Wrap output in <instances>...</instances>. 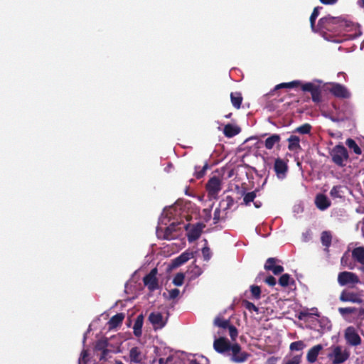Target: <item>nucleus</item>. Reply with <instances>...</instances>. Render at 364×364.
I'll return each mask as SVG.
<instances>
[{"label": "nucleus", "mask_w": 364, "mask_h": 364, "mask_svg": "<svg viewBox=\"0 0 364 364\" xmlns=\"http://www.w3.org/2000/svg\"><path fill=\"white\" fill-rule=\"evenodd\" d=\"M242 94L239 92H231L230 100L232 106L236 109H240L242 102Z\"/></svg>", "instance_id": "obj_30"}, {"label": "nucleus", "mask_w": 364, "mask_h": 364, "mask_svg": "<svg viewBox=\"0 0 364 364\" xmlns=\"http://www.w3.org/2000/svg\"><path fill=\"white\" fill-rule=\"evenodd\" d=\"M232 345L230 342L224 337H220L215 339L213 342V348L215 351L219 353H229Z\"/></svg>", "instance_id": "obj_10"}, {"label": "nucleus", "mask_w": 364, "mask_h": 364, "mask_svg": "<svg viewBox=\"0 0 364 364\" xmlns=\"http://www.w3.org/2000/svg\"><path fill=\"white\" fill-rule=\"evenodd\" d=\"M288 149L290 151H296L301 149L300 139L298 136L291 135L288 139Z\"/></svg>", "instance_id": "obj_28"}, {"label": "nucleus", "mask_w": 364, "mask_h": 364, "mask_svg": "<svg viewBox=\"0 0 364 364\" xmlns=\"http://www.w3.org/2000/svg\"><path fill=\"white\" fill-rule=\"evenodd\" d=\"M253 203L256 208H259L262 206V203L260 201H254Z\"/></svg>", "instance_id": "obj_61"}, {"label": "nucleus", "mask_w": 364, "mask_h": 364, "mask_svg": "<svg viewBox=\"0 0 364 364\" xmlns=\"http://www.w3.org/2000/svg\"><path fill=\"white\" fill-rule=\"evenodd\" d=\"M189 225H185L183 223H172L169 226L166 228L163 236V239L171 240L176 237V232L181 230L182 228L188 230Z\"/></svg>", "instance_id": "obj_7"}, {"label": "nucleus", "mask_w": 364, "mask_h": 364, "mask_svg": "<svg viewBox=\"0 0 364 364\" xmlns=\"http://www.w3.org/2000/svg\"><path fill=\"white\" fill-rule=\"evenodd\" d=\"M149 321L155 330L161 329L166 324V320L164 319L163 315L159 312H151L149 316Z\"/></svg>", "instance_id": "obj_14"}, {"label": "nucleus", "mask_w": 364, "mask_h": 364, "mask_svg": "<svg viewBox=\"0 0 364 364\" xmlns=\"http://www.w3.org/2000/svg\"><path fill=\"white\" fill-rule=\"evenodd\" d=\"M291 277L289 274H282L279 279V284L282 287H286L290 284Z\"/></svg>", "instance_id": "obj_38"}, {"label": "nucleus", "mask_w": 364, "mask_h": 364, "mask_svg": "<svg viewBox=\"0 0 364 364\" xmlns=\"http://www.w3.org/2000/svg\"><path fill=\"white\" fill-rule=\"evenodd\" d=\"M265 282L269 286L274 287L276 284L277 281H276V279L273 276L269 275V276L266 277Z\"/></svg>", "instance_id": "obj_49"}, {"label": "nucleus", "mask_w": 364, "mask_h": 364, "mask_svg": "<svg viewBox=\"0 0 364 364\" xmlns=\"http://www.w3.org/2000/svg\"><path fill=\"white\" fill-rule=\"evenodd\" d=\"M301 362V356L296 355L289 360L285 364H299Z\"/></svg>", "instance_id": "obj_51"}, {"label": "nucleus", "mask_w": 364, "mask_h": 364, "mask_svg": "<svg viewBox=\"0 0 364 364\" xmlns=\"http://www.w3.org/2000/svg\"><path fill=\"white\" fill-rule=\"evenodd\" d=\"M353 27V22L341 16L334 17L327 15L321 18L318 21V33L323 34L331 33L340 35L352 31Z\"/></svg>", "instance_id": "obj_1"}, {"label": "nucleus", "mask_w": 364, "mask_h": 364, "mask_svg": "<svg viewBox=\"0 0 364 364\" xmlns=\"http://www.w3.org/2000/svg\"><path fill=\"white\" fill-rule=\"evenodd\" d=\"M171 360V357H168L166 360H164V358H160L159 360V364H167V363L168 361H170Z\"/></svg>", "instance_id": "obj_59"}, {"label": "nucleus", "mask_w": 364, "mask_h": 364, "mask_svg": "<svg viewBox=\"0 0 364 364\" xmlns=\"http://www.w3.org/2000/svg\"><path fill=\"white\" fill-rule=\"evenodd\" d=\"M346 145L349 149H353L354 153L360 155L362 153L361 149L356 144L355 141L352 139H348L346 141Z\"/></svg>", "instance_id": "obj_35"}, {"label": "nucleus", "mask_w": 364, "mask_h": 364, "mask_svg": "<svg viewBox=\"0 0 364 364\" xmlns=\"http://www.w3.org/2000/svg\"><path fill=\"white\" fill-rule=\"evenodd\" d=\"M358 5L364 9V0H358Z\"/></svg>", "instance_id": "obj_62"}, {"label": "nucleus", "mask_w": 364, "mask_h": 364, "mask_svg": "<svg viewBox=\"0 0 364 364\" xmlns=\"http://www.w3.org/2000/svg\"><path fill=\"white\" fill-rule=\"evenodd\" d=\"M311 124L306 123L298 127H296L294 132H297L301 134H307L311 132Z\"/></svg>", "instance_id": "obj_36"}, {"label": "nucleus", "mask_w": 364, "mask_h": 364, "mask_svg": "<svg viewBox=\"0 0 364 364\" xmlns=\"http://www.w3.org/2000/svg\"><path fill=\"white\" fill-rule=\"evenodd\" d=\"M189 364H209V360L207 358L201 355L198 358L191 359Z\"/></svg>", "instance_id": "obj_39"}, {"label": "nucleus", "mask_w": 364, "mask_h": 364, "mask_svg": "<svg viewBox=\"0 0 364 364\" xmlns=\"http://www.w3.org/2000/svg\"><path fill=\"white\" fill-rule=\"evenodd\" d=\"M227 328L229 331V335L231 338V340L233 341H235L238 335V331L236 327L230 323Z\"/></svg>", "instance_id": "obj_44"}, {"label": "nucleus", "mask_w": 364, "mask_h": 364, "mask_svg": "<svg viewBox=\"0 0 364 364\" xmlns=\"http://www.w3.org/2000/svg\"><path fill=\"white\" fill-rule=\"evenodd\" d=\"M115 364H124L122 361H116Z\"/></svg>", "instance_id": "obj_64"}, {"label": "nucleus", "mask_w": 364, "mask_h": 364, "mask_svg": "<svg viewBox=\"0 0 364 364\" xmlns=\"http://www.w3.org/2000/svg\"><path fill=\"white\" fill-rule=\"evenodd\" d=\"M330 92L338 98L347 99L350 96L347 88L339 83H334L329 89Z\"/></svg>", "instance_id": "obj_13"}, {"label": "nucleus", "mask_w": 364, "mask_h": 364, "mask_svg": "<svg viewBox=\"0 0 364 364\" xmlns=\"http://www.w3.org/2000/svg\"><path fill=\"white\" fill-rule=\"evenodd\" d=\"M322 9V7H320V6H317V7H315L313 10V12L311 13V16L313 18H316L319 15V10Z\"/></svg>", "instance_id": "obj_53"}, {"label": "nucleus", "mask_w": 364, "mask_h": 364, "mask_svg": "<svg viewBox=\"0 0 364 364\" xmlns=\"http://www.w3.org/2000/svg\"><path fill=\"white\" fill-rule=\"evenodd\" d=\"M108 346V341L105 339H100L96 342L95 350L97 351H101L102 355L100 356V360L105 359L109 350L107 349Z\"/></svg>", "instance_id": "obj_22"}, {"label": "nucleus", "mask_w": 364, "mask_h": 364, "mask_svg": "<svg viewBox=\"0 0 364 364\" xmlns=\"http://www.w3.org/2000/svg\"><path fill=\"white\" fill-rule=\"evenodd\" d=\"M124 318V314L123 313H118L113 316L108 322L109 328H114L120 326Z\"/></svg>", "instance_id": "obj_26"}, {"label": "nucleus", "mask_w": 364, "mask_h": 364, "mask_svg": "<svg viewBox=\"0 0 364 364\" xmlns=\"http://www.w3.org/2000/svg\"><path fill=\"white\" fill-rule=\"evenodd\" d=\"M87 364L88 363V352L87 350H83L80 354V357L78 360V363Z\"/></svg>", "instance_id": "obj_46"}, {"label": "nucleus", "mask_w": 364, "mask_h": 364, "mask_svg": "<svg viewBox=\"0 0 364 364\" xmlns=\"http://www.w3.org/2000/svg\"><path fill=\"white\" fill-rule=\"evenodd\" d=\"M252 296L255 299H259L261 297V289L259 286L252 285L250 287Z\"/></svg>", "instance_id": "obj_40"}, {"label": "nucleus", "mask_w": 364, "mask_h": 364, "mask_svg": "<svg viewBox=\"0 0 364 364\" xmlns=\"http://www.w3.org/2000/svg\"><path fill=\"white\" fill-rule=\"evenodd\" d=\"M226 201H227V203H228V204H227V208H230V207L233 205V203H234V199H233V198H232V196H228L226 197Z\"/></svg>", "instance_id": "obj_57"}, {"label": "nucleus", "mask_w": 364, "mask_h": 364, "mask_svg": "<svg viewBox=\"0 0 364 364\" xmlns=\"http://www.w3.org/2000/svg\"><path fill=\"white\" fill-rule=\"evenodd\" d=\"M203 213L205 214V220L206 222L209 221L211 218V209H204Z\"/></svg>", "instance_id": "obj_54"}, {"label": "nucleus", "mask_w": 364, "mask_h": 364, "mask_svg": "<svg viewBox=\"0 0 364 364\" xmlns=\"http://www.w3.org/2000/svg\"><path fill=\"white\" fill-rule=\"evenodd\" d=\"M339 299L343 302L349 301L355 304H361L363 302V299L358 294L346 290L342 291Z\"/></svg>", "instance_id": "obj_16"}, {"label": "nucleus", "mask_w": 364, "mask_h": 364, "mask_svg": "<svg viewBox=\"0 0 364 364\" xmlns=\"http://www.w3.org/2000/svg\"><path fill=\"white\" fill-rule=\"evenodd\" d=\"M301 90L304 92H309L311 95L312 101L318 104L321 102V86L314 82H308L299 85Z\"/></svg>", "instance_id": "obj_3"}, {"label": "nucleus", "mask_w": 364, "mask_h": 364, "mask_svg": "<svg viewBox=\"0 0 364 364\" xmlns=\"http://www.w3.org/2000/svg\"><path fill=\"white\" fill-rule=\"evenodd\" d=\"M208 168V164L207 162L205 163L204 166L202 168H200V166H195V173H194L195 177L198 179L203 178L205 176Z\"/></svg>", "instance_id": "obj_34"}, {"label": "nucleus", "mask_w": 364, "mask_h": 364, "mask_svg": "<svg viewBox=\"0 0 364 364\" xmlns=\"http://www.w3.org/2000/svg\"><path fill=\"white\" fill-rule=\"evenodd\" d=\"M338 282L341 286L356 284L360 283L358 275L351 272H341L338 276Z\"/></svg>", "instance_id": "obj_6"}, {"label": "nucleus", "mask_w": 364, "mask_h": 364, "mask_svg": "<svg viewBox=\"0 0 364 364\" xmlns=\"http://www.w3.org/2000/svg\"><path fill=\"white\" fill-rule=\"evenodd\" d=\"M305 347V345L303 341H299L293 342L290 344V350H301Z\"/></svg>", "instance_id": "obj_43"}, {"label": "nucleus", "mask_w": 364, "mask_h": 364, "mask_svg": "<svg viewBox=\"0 0 364 364\" xmlns=\"http://www.w3.org/2000/svg\"><path fill=\"white\" fill-rule=\"evenodd\" d=\"M358 316L359 318H360L361 320H364V304H363V306H361L360 308L358 309Z\"/></svg>", "instance_id": "obj_55"}, {"label": "nucleus", "mask_w": 364, "mask_h": 364, "mask_svg": "<svg viewBox=\"0 0 364 364\" xmlns=\"http://www.w3.org/2000/svg\"><path fill=\"white\" fill-rule=\"evenodd\" d=\"M323 347L321 344H318L311 348L306 355V360L309 363H314L316 361L317 357Z\"/></svg>", "instance_id": "obj_20"}, {"label": "nucleus", "mask_w": 364, "mask_h": 364, "mask_svg": "<svg viewBox=\"0 0 364 364\" xmlns=\"http://www.w3.org/2000/svg\"><path fill=\"white\" fill-rule=\"evenodd\" d=\"M214 326L223 329H227L230 324L229 319H225L220 316H216L213 321Z\"/></svg>", "instance_id": "obj_31"}, {"label": "nucleus", "mask_w": 364, "mask_h": 364, "mask_svg": "<svg viewBox=\"0 0 364 364\" xmlns=\"http://www.w3.org/2000/svg\"><path fill=\"white\" fill-rule=\"evenodd\" d=\"M180 294V291L178 289H173L169 291V299H176Z\"/></svg>", "instance_id": "obj_52"}, {"label": "nucleus", "mask_w": 364, "mask_h": 364, "mask_svg": "<svg viewBox=\"0 0 364 364\" xmlns=\"http://www.w3.org/2000/svg\"><path fill=\"white\" fill-rule=\"evenodd\" d=\"M205 228V225L200 223H198L189 230L187 233V237L189 242H193L198 240Z\"/></svg>", "instance_id": "obj_17"}, {"label": "nucleus", "mask_w": 364, "mask_h": 364, "mask_svg": "<svg viewBox=\"0 0 364 364\" xmlns=\"http://www.w3.org/2000/svg\"><path fill=\"white\" fill-rule=\"evenodd\" d=\"M185 276L183 273H177L173 279V284L176 286H181L183 284Z\"/></svg>", "instance_id": "obj_42"}, {"label": "nucleus", "mask_w": 364, "mask_h": 364, "mask_svg": "<svg viewBox=\"0 0 364 364\" xmlns=\"http://www.w3.org/2000/svg\"><path fill=\"white\" fill-rule=\"evenodd\" d=\"M144 322V316L143 314H139L134 322V327H133V333L135 336L140 337L142 333V326Z\"/></svg>", "instance_id": "obj_27"}, {"label": "nucleus", "mask_w": 364, "mask_h": 364, "mask_svg": "<svg viewBox=\"0 0 364 364\" xmlns=\"http://www.w3.org/2000/svg\"><path fill=\"white\" fill-rule=\"evenodd\" d=\"M281 141L280 135L277 134H272L270 136L267 137L264 141V146L267 149H272L275 145L279 146V142Z\"/></svg>", "instance_id": "obj_24"}, {"label": "nucleus", "mask_w": 364, "mask_h": 364, "mask_svg": "<svg viewBox=\"0 0 364 364\" xmlns=\"http://www.w3.org/2000/svg\"><path fill=\"white\" fill-rule=\"evenodd\" d=\"M130 364H142V354L138 347L131 348L129 351Z\"/></svg>", "instance_id": "obj_21"}, {"label": "nucleus", "mask_w": 364, "mask_h": 364, "mask_svg": "<svg viewBox=\"0 0 364 364\" xmlns=\"http://www.w3.org/2000/svg\"><path fill=\"white\" fill-rule=\"evenodd\" d=\"M277 360V358L271 357L267 360V364H275Z\"/></svg>", "instance_id": "obj_60"}, {"label": "nucleus", "mask_w": 364, "mask_h": 364, "mask_svg": "<svg viewBox=\"0 0 364 364\" xmlns=\"http://www.w3.org/2000/svg\"><path fill=\"white\" fill-rule=\"evenodd\" d=\"M348 258L346 257L345 255H343L342 257H341V264L343 266H347L350 269H352L353 267L352 266H350L348 264Z\"/></svg>", "instance_id": "obj_56"}, {"label": "nucleus", "mask_w": 364, "mask_h": 364, "mask_svg": "<svg viewBox=\"0 0 364 364\" xmlns=\"http://www.w3.org/2000/svg\"><path fill=\"white\" fill-rule=\"evenodd\" d=\"M193 257H194L193 252H190L188 250H186L173 260V266L175 267H179V266L182 265L183 264L186 263L187 261H188L190 259L193 258Z\"/></svg>", "instance_id": "obj_19"}, {"label": "nucleus", "mask_w": 364, "mask_h": 364, "mask_svg": "<svg viewBox=\"0 0 364 364\" xmlns=\"http://www.w3.org/2000/svg\"><path fill=\"white\" fill-rule=\"evenodd\" d=\"M232 173H233V170H231V171L229 172L228 177H231V176H232Z\"/></svg>", "instance_id": "obj_63"}, {"label": "nucleus", "mask_w": 364, "mask_h": 364, "mask_svg": "<svg viewBox=\"0 0 364 364\" xmlns=\"http://www.w3.org/2000/svg\"><path fill=\"white\" fill-rule=\"evenodd\" d=\"M222 181L218 176L211 177L206 183V190L210 196L217 195L221 190Z\"/></svg>", "instance_id": "obj_11"}, {"label": "nucleus", "mask_w": 364, "mask_h": 364, "mask_svg": "<svg viewBox=\"0 0 364 364\" xmlns=\"http://www.w3.org/2000/svg\"><path fill=\"white\" fill-rule=\"evenodd\" d=\"M220 213H221V210L219 208H218L215 210L214 217H213V223L215 225L218 224L220 220Z\"/></svg>", "instance_id": "obj_48"}, {"label": "nucleus", "mask_w": 364, "mask_h": 364, "mask_svg": "<svg viewBox=\"0 0 364 364\" xmlns=\"http://www.w3.org/2000/svg\"><path fill=\"white\" fill-rule=\"evenodd\" d=\"M241 131L240 127L228 124L224 127L223 134L226 137L231 138L238 134Z\"/></svg>", "instance_id": "obj_23"}, {"label": "nucleus", "mask_w": 364, "mask_h": 364, "mask_svg": "<svg viewBox=\"0 0 364 364\" xmlns=\"http://www.w3.org/2000/svg\"><path fill=\"white\" fill-rule=\"evenodd\" d=\"M316 18H312V17L310 16L309 21H310V25H311V30L314 32H318V24L316 25Z\"/></svg>", "instance_id": "obj_50"}, {"label": "nucleus", "mask_w": 364, "mask_h": 364, "mask_svg": "<svg viewBox=\"0 0 364 364\" xmlns=\"http://www.w3.org/2000/svg\"><path fill=\"white\" fill-rule=\"evenodd\" d=\"M322 4H336L338 0H319Z\"/></svg>", "instance_id": "obj_58"}, {"label": "nucleus", "mask_w": 364, "mask_h": 364, "mask_svg": "<svg viewBox=\"0 0 364 364\" xmlns=\"http://www.w3.org/2000/svg\"><path fill=\"white\" fill-rule=\"evenodd\" d=\"M301 84V81L300 80H293L289 82L280 83L275 87V89L278 90L280 88H296L299 87Z\"/></svg>", "instance_id": "obj_33"}, {"label": "nucleus", "mask_w": 364, "mask_h": 364, "mask_svg": "<svg viewBox=\"0 0 364 364\" xmlns=\"http://www.w3.org/2000/svg\"><path fill=\"white\" fill-rule=\"evenodd\" d=\"M315 204L319 210H324L330 207L331 203L326 195L319 193L316 196Z\"/></svg>", "instance_id": "obj_18"}, {"label": "nucleus", "mask_w": 364, "mask_h": 364, "mask_svg": "<svg viewBox=\"0 0 364 364\" xmlns=\"http://www.w3.org/2000/svg\"><path fill=\"white\" fill-rule=\"evenodd\" d=\"M342 188L341 186H334L330 191V196L333 198H341Z\"/></svg>", "instance_id": "obj_37"}, {"label": "nucleus", "mask_w": 364, "mask_h": 364, "mask_svg": "<svg viewBox=\"0 0 364 364\" xmlns=\"http://www.w3.org/2000/svg\"><path fill=\"white\" fill-rule=\"evenodd\" d=\"M344 336L346 342L350 346H357L360 345L362 343L361 338L353 326H348L346 328Z\"/></svg>", "instance_id": "obj_8"}, {"label": "nucleus", "mask_w": 364, "mask_h": 364, "mask_svg": "<svg viewBox=\"0 0 364 364\" xmlns=\"http://www.w3.org/2000/svg\"><path fill=\"white\" fill-rule=\"evenodd\" d=\"M353 258L362 265H364V247H358L352 251Z\"/></svg>", "instance_id": "obj_25"}, {"label": "nucleus", "mask_w": 364, "mask_h": 364, "mask_svg": "<svg viewBox=\"0 0 364 364\" xmlns=\"http://www.w3.org/2000/svg\"><path fill=\"white\" fill-rule=\"evenodd\" d=\"M358 309L355 307H340L338 308V312L342 316L350 314L357 311Z\"/></svg>", "instance_id": "obj_41"}, {"label": "nucleus", "mask_w": 364, "mask_h": 364, "mask_svg": "<svg viewBox=\"0 0 364 364\" xmlns=\"http://www.w3.org/2000/svg\"><path fill=\"white\" fill-rule=\"evenodd\" d=\"M157 272V269L154 268L143 278L144 285L146 286L151 291H154L159 288V281L156 278Z\"/></svg>", "instance_id": "obj_9"}, {"label": "nucleus", "mask_w": 364, "mask_h": 364, "mask_svg": "<svg viewBox=\"0 0 364 364\" xmlns=\"http://www.w3.org/2000/svg\"><path fill=\"white\" fill-rule=\"evenodd\" d=\"M332 161L338 167L346 166L349 155L347 149L342 144L336 145L329 152Z\"/></svg>", "instance_id": "obj_2"}, {"label": "nucleus", "mask_w": 364, "mask_h": 364, "mask_svg": "<svg viewBox=\"0 0 364 364\" xmlns=\"http://www.w3.org/2000/svg\"><path fill=\"white\" fill-rule=\"evenodd\" d=\"M202 254L205 260H209L211 257L210 250L208 247L202 249Z\"/></svg>", "instance_id": "obj_47"}, {"label": "nucleus", "mask_w": 364, "mask_h": 364, "mask_svg": "<svg viewBox=\"0 0 364 364\" xmlns=\"http://www.w3.org/2000/svg\"><path fill=\"white\" fill-rule=\"evenodd\" d=\"M257 190L252 192L242 193L243 196V203L245 205H249L251 202H254L255 198L257 196Z\"/></svg>", "instance_id": "obj_32"}, {"label": "nucleus", "mask_w": 364, "mask_h": 364, "mask_svg": "<svg viewBox=\"0 0 364 364\" xmlns=\"http://www.w3.org/2000/svg\"><path fill=\"white\" fill-rule=\"evenodd\" d=\"M274 170L278 178L283 179L288 171V165L284 159L277 158L274 161Z\"/></svg>", "instance_id": "obj_12"}, {"label": "nucleus", "mask_w": 364, "mask_h": 364, "mask_svg": "<svg viewBox=\"0 0 364 364\" xmlns=\"http://www.w3.org/2000/svg\"><path fill=\"white\" fill-rule=\"evenodd\" d=\"M242 305L249 311L258 312L259 309L252 302L247 301V300H243L242 301Z\"/></svg>", "instance_id": "obj_45"}, {"label": "nucleus", "mask_w": 364, "mask_h": 364, "mask_svg": "<svg viewBox=\"0 0 364 364\" xmlns=\"http://www.w3.org/2000/svg\"><path fill=\"white\" fill-rule=\"evenodd\" d=\"M279 259L275 257H269L266 260L264 268L267 271H272L274 274L279 275L284 272V267L281 265H277Z\"/></svg>", "instance_id": "obj_15"}, {"label": "nucleus", "mask_w": 364, "mask_h": 364, "mask_svg": "<svg viewBox=\"0 0 364 364\" xmlns=\"http://www.w3.org/2000/svg\"><path fill=\"white\" fill-rule=\"evenodd\" d=\"M332 235L330 231H323L321 232V242L325 247V250L328 252V248L331 245Z\"/></svg>", "instance_id": "obj_29"}, {"label": "nucleus", "mask_w": 364, "mask_h": 364, "mask_svg": "<svg viewBox=\"0 0 364 364\" xmlns=\"http://www.w3.org/2000/svg\"><path fill=\"white\" fill-rule=\"evenodd\" d=\"M228 355H230L231 360L237 363H244L250 357V353L242 351L241 347L238 343L232 345Z\"/></svg>", "instance_id": "obj_4"}, {"label": "nucleus", "mask_w": 364, "mask_h": 364, "mask_svg": "<svg viewBox=\"0 0 364 364\" xmlns=\"http://www.w3.org/2000/svg\"><path fill=\"white\" fill-rule=\"evenodd\" d=\"M350 353L348 350H342V347L336 346L333 348L332 353H329L328 357L332 360L333 364H341L347 360Z\"/></svg>", "instance_id": "obj_5"}]
</instances>
